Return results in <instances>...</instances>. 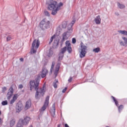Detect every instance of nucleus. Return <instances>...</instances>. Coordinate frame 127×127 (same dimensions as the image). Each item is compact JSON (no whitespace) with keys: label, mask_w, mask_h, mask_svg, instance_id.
Listing matches in <instances>:
<instances>
[{"label":"nucleus","mask_w":127,"mask_h":127,"mask_svg":"<svg viewBox=\"0 0 127 127\" xmlns=\"http://www.w3.org/2000/svg\"><path fill=\"white\" fill-rule=\"evenodd\" d=\"M48 74V70L45 68H43L42 73L40 75H37L34 80L30 81V91H32V89H34L36 91L35 98L38 100L40 97H43L45 93L44 87L39 89V82L40 81V76L42 78H45L46 75Z\"/></svg>","instance_id":"1"},{"label":"nucleus","mask_w":127,"mask_h":127,"mask_svg":"<svg viewBox=\"0 0 127 127\" xmlns=\"http://www.w3.org/2000/svg\"><path fill=\"white\" fill-rule=\"evenodd\" d=\"M63 6V3L60 2L59 4L57 1L51 0L48 4V9L52 10V15H55L58 11L60 10L61 6Z\"/></svg>","instance_id":"2"},{"label":"nucleus","mask_w":127,"mask_h":127,"mask_svg":"<svg viewBox=\"0 0 127 127\" xmlns=\"http://www.w3.org/2000/svg\"><path fill=\"white\" fill-rule=\"evenodd\" d=\"M87 46H85L84 45V43L81 42L80 44V52L79 54L80 58H84L86 56V54L87 53L86 50H87Z\"/></svg>","instance_id":"3"},{"label":"nucleus","mask_w":127,"mask_h":127,"mask_svg":"<svg viewBox=\"0 0 127 127\" xmlns=\"http://www.w3.org/2000/svg\"><path fill=\"white\" fill-rule=\"evenodd\" d=\"M49 24H50V22L49 21H47L46 19H44L42 20L40 24V27L44 30L45 29H47L49 27Z\"/></svg>","instance_id":"4"},{"label":"nucleus","mask_w":127,"mask_h":127,"mask_svg":"<svg viewBox=\"0 0 127 127\" xmlns=\"http://www.w3.org/2000/svg\"><path fill=\"white\" fill-rule=\"evenodd\" d=\"M40 45V41L39 40L35 39L32 44V50L33 51V53H36V50H34L37 49Z\"/></svg>","instance_id":"5"},{"label":"nucleus","mask_w":127,"mask_h":127,"mask_svg":"<svg viewBox=\"0 0 127 127\" xmlns=\"http://www.w3.org/2000/svg\"><path fill=\"white\" fill-rule=\"evenodd\" d=\"M49 105V96H47L43 106L41 108V112H44Z\"/></svg>","instance_id":"6"},{"label":"nucleus","mask_w":127,"mask_h":127,"mask_svg":"<svg viewBox=\"0 0 127 127\" xmlns=\"http://www.w3.org/2000/svg\"><path fill=\"white\" fill-rule=\"evenodd\" d=\"M13 95V88L11 86L8 90V92L6 95L7 99L9 101L11 99V97Z\"/></svg>","instance_id":"7"},{"label":"nucleus","mask_w":127,"mask_h":127,"mask_svg":"<svg viewBox=\"0 0 127 127\" xmlns=\"http://www.w3.org/2000/svg\"><path fill=\"white\" fill-rule=\"evenodd\" d=\"M23 108V105H22V103L21 102H18L17 103L16 106V111L17 113H19L20 111L22 110V109Z\"/></svg>","instance_id":"8"},{"label":"nucleus","mask_w":127,"mask_h":127,"mask_svg":"<svg viewBox=\"0 0 127 127\" xmlns=\"http://www.w3.org/2000/svg\"><path fill=\"white\" fill-rule=\"evenodd\" d=\"M65 47L67 48L68 53H71L72 52V48L71 47V44H70V42L69 41H66L65 42Z\"/></svg>","instance_id":"9"},{"label":"nucleus","mask_w":127,"mask_h":127,"mask_svg":"<svg viewBox=\"0 0 127 127\" xmlns=\"http://www.w3.org/2000/svg\"><path fill=\"white\" fill-rule=\"evenodd\" d=\"M19 120H22V121H23L22 124L24 126H27V125H28V124L29 123V121H30V118H29L28 117H26L24 118V119H20Z\"/></svg>","instance_id":"10"},{"label":"nucleus","mask_w":127,"mask_h":127,"mask_svg":"<svg viewBox=\"0 0 127 127\" xmlns=\"http://www.w3.org/2000/svg\"><path fill=\"white\" fill-rule=\"evenodd\" d=\"M31 107V101L30 100H28L26 102V105L25 106V110H28L29 108Z\"/></svg>","instance_id":"11"},{"label":"nucleus","mask_w":127,"mask_h":127,"mask_svg":"<svg viewBox=\"0 0 127 127\" xmlns=\"http://www.w3.org/2000/svg\"><path fill=\"white\" fill-rule=\"evenodd\" d=\"M67 39H68V37H67V32H64L63 34V39L61 40L62 45L63 44V42H64L65 40H67Z\"/></svg>","instance_id":"12"},{"label":"nucleus","mask_w":127,"mask_h":127,"mask_svg":"<svg viewBox=\"0 0 127 127\" xmlns=\"http://www.w3.org/2000/svg\"><path fill=\"white\" fill-rule=\"evenodd\" d=\"M101 16L98 15L94 19L96 24H101Z\"/></svg>","instance_id":"13"},{"label":"nucleus","mask_w":127,"mask_h":127,"mask_svg":"<svg viewBox=\"0 0 127 127\" xmlns=\"http://www.w3.org/2000/svg\"><path fill=\"white\" fill-rule=\"evenodd\" d=\"M58 44H59V40L56 39L53 44V48L56 49L58 47Z\"/></svg>","instance_id":"14"},{"label":"nucleus","mask_w":127,"mask_h":127,"mask_svg":"<svg viewBox=\"0 0 127 127\" xmlns=\"http://www.w3.org/2000/svg\"><path fill=\"white\" fill-rule=\"evenodd\" d=\"M22 122H23L22 120H19L18 122V123L16 125V127H23V126H24V125L23 124V123H22Z\"/></svg>","instance_id":"15"},{"label":"nucleus","mask_w":127,"mask_h":127,"mask_svg":"<svg viewBox=\"0 0 127 127\" xmlns=\"http://www.w3.org/2000/svg\"><path fill=\"white\" fill-rule=\"evenodd\" d=\"M17 95L15 94L12 99L11 100V101H10V105H12V104H13V103H14V102H15V101H16V99H17Z\"/></svg>","instance_id":"16"},{"label":"nucleus","mask_w":127,"mask_h":127,"mask_svg":"<svg viewBox=\"0 0 127 127\" xmlns=\"http://www.w3.org/2000/svg\"><path fill=\"white\" fill-rule=\"evenodd\" d=\"M15 119L14 118H12L10 121V127H12L14 125H15Z\"/></svg>","instance_id":"17"},{"label":"nucleus","mask_w":127,"mask_h":127,"mask_svg":"<svg viewBox=\"0 0 127 127\" xmlns=\"http://www.w3.org/2000/svg\"><path fill=\"white\" fill-rule=\"evenodd\" d=\"M59 61H61L62 59H63V57H64V54L62 53H60L59 54Z\"/></svg>","instance_id":"18"},{"label":"nucleus","mask_w":127,"mask_h":127,"mask_svg":"<svg viewBox=\"0 0 127 127\" xmlns=\"http://www.w3.org/2000/svg\"><path fill=\"white\" fill-rule=\"evenodd\" d=\"M67 50V47H64L63 48L61 49L60 53L64 54V53H65V52H66Z\"/></svg>","instance_id":"19"},{"label":"nucleus","mask_w":127,"mask_h":127,"mask_svg":"<svg viewBox=\"0 0 127 127\" xmlns=\"http://www.w3.org/2000/svg\"><path fill=\"white\" fill-rule=\"evenodd\" d=\"M111 98L113 99L115 105L117 106V107H118V106H119V102L117 101V99H116V98H115V97L112 96Z\"/></svg>","instance_id":"20"},{"label":"nucleus","mask_w":127,"mask_h":127,"mask_svg":"<svg viewBox=\"0 0 127 127\" xmlns=\"http://www.w3.org/2000/svg\"><path fill=\"white\" fill-rule=\"evenodd\" d=\"M57 83H58V79H55V82H53V87L56 89L57 88Z\"/></svg>","instance_id":"21"},{"label":"nucleus","mask_w":127,"mask_h":127,"mask_svg":"<svg viewBox=\"0 0 127 127\" xmlns=\"http://www.w3.org/2000/svg\"><path fill=\"white\" fill-rule=\"evenodd\" d=\"M118 5L119 8H121V9H122L123 8H125V7H126L125 5L120 3V2H118Z\"/></svg>","instance_id":"22"},{"label":"nucleus","mask_w":127,"mask_h":127,"mask_svg":"<svg viewBox=\"0 0 127 127\" xmlns=\"http://www.w3.org/2000/svg\"><path fill=\"white\" fill-rule=\"evenodd\" d=\"M93 52H95V53H99L100 51V48L98 47L93 50Z\"/></svg>","instance_id":"23"},{"label":"nucleus","mask_w":127,"mask_h":127,"mask_svg":"<svg viewBox=\"0 0 127 127\" xmlns=\"http://www.w3.org/2000/svg\"><path fill=\"white\" fill-rule=\"evenodd\" d=\"M119 33L121 34H124V35H127V31L126 30H120L119 31Z\"/></svg>","instance_id":"24"},{"label":"nucleus","mask_w":127,"mask_h":127,"mask_svg":"<svg viewBox=\"0 0 127 127\" xmlns=\"http://www.w3.org/2000/svg\"><path fill=\"white\" fill-rule=\"evenodd\" d=\"M52 55H53V51L51 50H49V53L48 54V56L49 57H51V56H52Z\"/></svg>","instance_id":"25"},{"label":"nucleus","mask_w":127,"mask_h":127,"mask_svg":"<svg viewBox=\"0 0 127 127\" xmlns=\"http://www.w3.org/2000/svg\"><path fill=\"white\" fill-rule=\"evenodd\" d=\"M67 27V22L64 21L62 23V28H66Z\"/></svg>","instance_id":"26"},{"label":"nucleus","mask_w":127,"mask_h":127,"mask_svg":"<svg viewBox=\"0 0 127 127\" xmlns=\"http://www.w3.org/2000/svg\"><path fill=\"white\" fill-rule=\"evenodd\" d=\"M52 111L54 114V116H55V112H56V109H55V103H54L53 106H52Z\"/></svg>","instance_id":"27"},{"label":"nucleus","mask_w":127,"mask_h":127,"mask_svg":"<svg viewBox=\"0 0 127 127\" xmlns=\"http://www.w3.org/2000/svg\"><path fill=\"white\" fill-rule=\"evenodd\" d=\"M75 20H73L71 21V23L69 25H68V27H69V28H72V26H73V24H74V23H75Z\"/></svg>","instance_id":"28"},{"label":"nucleus","mask_w":127,"mask_h":127,"mask_svg":"<svg viewBox=\"0 0 127 127\" xmlns=\"http://www.w3.org/2000/svg\"><path fill=\"white\" fill-rule=\"evenodd\" d=\"M55 37V35H53L50 39V42L49 43V44H51V43H52V41H53V39H54V38Z\"/></svg>","instance_id":"29"},{"label":"nucleus","mask_w":127,"mask_h":127,"mask_svg":"<svg viewBox=\"0 0 127 127\" xmlns=\"http://www.w3.org/2000/svg\"><path fill=\"white\" fill-rule=\"evenodd\" d=\"M123 109H124V106L123 105H121L119 107H118V110H119V113H121V111H122V110H123Z\"/></svg>","instance_id":"30"},{"label":"nucleus","mask_w":127,"mask_h":127,"mask_svg":"<svg viewBox=\"0 0 127 127\" xmlns=\"http://www.w3.org/2000/svg\"><path fill=\"white\" fill-rule=\"evenodd\" d=\"M44 14L45 15H46V16H50V14L49 13V12L47 10L44 11Z\"/></svg>","instance_id":"31"},{"label":"nucleus","mask_w":127,"mask_h":127,"mask_svg":"<svg viewBox=\"0 0 127 127\" xmlns=\"http://www.w3.org/2000/svg\"><path fill=\"white\" fill-rule=\"evenodd\" d=\"M1 105L2 106H6V105H7V101L6 100L3 101L1 102Z\"/></svg>","instance_id":"32"},{"label":"nucleus","mask_w":127,"mask_h":127,"mask_svg":"<svg viewBox=\"0 0 127 127\" xmlns=\"http://www.w3.org/2000/svg\"><path fill=\"white\" fill-rule=\"evenodd\" d=\"M60 68V66H59V65H57L55 69V73H57L58 71H59Z\"/></svg>","instance_id":"33"},{"label":"nucleus","mask_w":127,"mask_h":127,"mask_svg":"<svg viewBox=\"0 0 127 127\" xmlns=\"http://www.w3.org/2000/svg\"><path fill=\"white\" fill-rule=\"evenodd\" d=\"M11 39H12L11 36L9 35L6 38V41H10V40H11Z\"/></svg>","instance_id":"34"},{"label":"nucleus","mask_w":127,"mask_h":127,"mask_svg":"<svg viewBox=\"0 0 127 127\" xmlns=\"http://www.w3.org/2000/svg\"><path fill=\"white\" fill-rule=\"evenodd\" d=\"M7 89L6 88V87H3L2 88V93H4L5 92V91H6Z\"/></svg>","instance_id":"35"},{"label":"nucleus","mask_w":127,"mask_h":127,"mask_svg":"<svg viewBox=\"0 0 127 127\" xmlns=\"http://www.w3.org/2000/svg\"><path fill=\"white\" fill-rule=\"evenodd\" d=\"M123 39L124 40L125 43L126 44H127V38L125 37H123Z\"/></svg>","instance_id":"36"},{"label":"nucleus","mask_w":127,"mask_h":127,"mask_svg":"<svg viewBox=\"0 0 127 127\" xmlns=\"http://www.w3.org/2000/svg\"><path fill=\"white\" fill-rule=\"evenodd\" d=\"M72 43H73V44H75V43H76V39H75L74 38H72Z\"/></svg>","instance_id":"37"},{"label":"nucleus","mask_w":127,"mask_h":127,"mask_svg":"<svg viewBox=\"0 0 127 127\" xmlns=\"http://www.w3.org/2000/svg\"><path fill=\"white\" fill-rule=\"evenodd\" d=\"M54 68V65H51V68L50 69V72L52 73V71H53V69Z\"/></svg>","instance_id":"38"},{"label":"nucleus","mask_w":127,"mask_h":127,"mask_svg":"<svg viewBox=\"0 0 127 127\" xmlns=\"http://www.w3.org/2000/svg\"><path fill=\"white\" fill-rule=\"evenodd\" d=\"M72 80H73V78L72 77H70L68 79V82L69 83H71L72 82Z\"/></svg>","instance_id":"39"},{"label":"nucleus","mask_w":127,"mask_h":127,"mask_svg":"<svg viewBox=\"0 0 127 127\" xmlns=\"http://www.w3.org/2000/svg\"><path fill=\"white\" fill-rule=\"evenodd\" d=\"M67 91V87H65L64 89L63 90L62 93H65Z\"/></svg>","instance_id":"40"},{"label":"nucleus","mask_w":127,"mask_h":127,"mask_svg":"<svg viewBox=\"0 0 127 127\" xmlns=\"http://www.w3.org/2000/svg\"><path fill=\"white\" fill-rule=\"evenodd\" d=\"M19 89H22L23 88V85L22 84H20L18 87Z\"/></svg>","instance_id":"41"},{"label":"nucleus","mask_w":127,"mask_h":127,"mask_svg":"<svg viewBox=\"0 0 127 127\" xmlns=\"http://www.w3.org/2000/svg\"><path fill=\"white\" fill-rule=\"evenodd\" d=\"M120 45L122 46H125V43H124V42L122 41L120 42Z\"/></svg>","instance_id":"42"},{"label":"nucleus","mask_w":127,"mask_h":127,"mask_svg":"<svg viewBox=\"0 0 127 127\" xmlns=\"http://www.w3.org/2000/svg\"><path fill=\"white\" fill-rule=\"evenodd\" d=\"M115 15H117V16H119V15H120V14H119V12H115Z\"/></svg>","instance_id":"43"},{"label":"nucleus","mask_w":127,"mask_h":127,"mask_svg":"<svg viewBox=\"0 0 127 127\" xmlns=\"http://www.w3.org/2000/svg\"><path fill=\"white\" fill-rule=\"evenodd\" d=\"M0 125H2V120L1 118H0Z\"/></svg>","instance_id":"44"},{"label":"nucleus","mask_w":127,"mask_h":127,"mask_svg":"<svg viewBox=\"0 0 127 127\" xmlns=\"http://www.w3.org/2000/svg\"><path fill=\"white\" fill-rule=\"evenodd\" d=\"M55 62H52V65L55 66Z\"/></svg>","instance_id":"45"},{"label":"nucleus","mask_w":127,"mask_h":127,"mask_svg":"<svg viewBox=\"0 0 127 127\" xmlns=\"http://www.w3.org/2000/svg\"><path fill=\"white\" fill-rule=\"evenodd\" d=\"M20 61H21V62H22L23 61V58H21L20 59Z\"/></svg>","instance_id":"46"},{"label":"nucleus","mask_w":127,"mask_h":127,"mask_svg":"<svg viewBox=\"0 0 127 127\" xmlns=\"http://www.w3.org/2000/svg\"><path fill=\"white\" fill-rule=\"evenodd\" d=\"M64 127H69V126L68 125V124H65L64 125Z\"/></svg>","instance_id":"47"},{"label":"nucleus","mask_w":127,"mask_h":127,"mask_svg":"<svg viewBox=\"0 0 127 127\" xmlns=\"http://www.w3.org/2000/svg\"><path fill=\"white\" fill-rule=\"evenodd\" d=\"M61 126V125H58V127H60Z\"/></svg>","instance_id":"48"},{"label":"nucleus","mask_w":127,"mask_h":127,"mask_svg":"<svg viewBox=\"0 0 127 127\" xmlns=\"http://www.w3.org/2000/svg\"><path fill=\"white\" fill-rule=\"evenodd\" d=\"M1 115V111H0V116Z\"/></svg>","instance_id":"49"}]
</instances>
